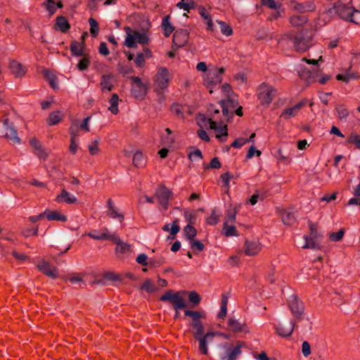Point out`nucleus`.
Returning a JSON list of instances; mask_svg holds the SVG:
<instances>
[{
	"label": "nucleus",
	"mask_w": 360,
	"mask_h": 360,
	"mask_svg": "<svg viewBox=\"0 0 360 360\" xmlns=\"http://www.w3.org/2000/svg\"><path fill=\"white\" fill-rule=\"evenodd\" d=\"M184 315L191 318L188 323L190 331L194 340L199 342V352L201 354L207 355L208 354L207 345L213 340L215 333H205V326L202 321V319H206L205 312L203 311L185 310Z\"/></svg>",
	"instance_id": "obj_1"
},
{
	"label": "nucleus",
	"mask_w": 360,
	"mask_h": 360,
	"mask_svg": "<svg viewBox=\"0 0 360 360\" xmlns=\"http://www.w3.org/2000/svg\"><path fill=\"white\" fill-rule=\"evenodd\" d=\"M351 2L349 4H344L338 1L333 4V6L328 10V13H331L334 11L338 16L347 22L358 25V22L354 20V14L355 13H360V10L355 8L354 6H350Z\"/></svg>",
	"instance_id": "obj_2"
},
{
	"label": "nucleus",
	"mask_w": 360,
	"mask_h": 360,
	"mask_svg": "<svg viewBox=\"0 0 360 360\" xmlns=\"http://www.w3.org/2000/svg\"><path fill=\"white\" fill-rule=\"evenodd\" d=\"M289 39L292 41L295 50L297 52H305L311 46L313 39L312 30L309 29H302L295 35H290Z\"/></svg>",
	"instance_id": "obj_3"
},
{
	"label": "nucleus",
	"mask_w": 360,
	"mask_h": 360,
	"mask_svg": "<svg viewBox=\"0 0 360 360\" xmlns=\"http://www.w3.org/2000/svg\"><path fill=\"white\" fill-rule=\"evenodd\" d=\"M159 300L162 302L168 301L172 304L174 309L175 310V314L174 316V320L179 319L180 316V313L179 311L181 309H184L185 311V309L187 307L184 298L181 296L180 291L173 293L172 290H168L160 297Z\"/></svg>",
	"instance_id": "obj_4"
},
{
	"label": "nucleus",
	"mask_w": 360,
	"mask_h": 360,
	"mask_svg": "<svg viewBox=\"0 0 360 360\" xmlns=\"http://www.w3.org/2000/svg\"><path fill=\"white\" fill-rule=\"evenodd\" d=\"M308 225L309 228V235L304 236L303 238L305 240V244L302 248L321 250V245H320V241L323 238V235L319 233L316 224L309 220Z\"/></svg>",
	"instance_id": "obj_5"
},
{
	"label": "nucleus",
	"mask_w": 360,
	"mask_h": 360,
	"mask_svg": "<svg viewBox=\"0 0 360 360\" xmlns=\"http://www.w3.org/2000/svg\"><path fill=\"white\" fill-rule=\"evenodd\" d=\"M172 75L166 67L158 68L157 73L154 76V84L157 89H155L158 95L169 86L172 79Z\"/></svg>",
	"instance_id": "obj_6"
},
{
	"label": "nucleus",
	"mask_w": 360,
	"mask_h": 360,
	"mask_svg": "<svg viewBox=\"0 0 360 360\" xmlns=\"http://www.w3.org/2000/svg\"><path fill=\"white\" fill-rule=\"evenodd\" d=\"M257 98L262 106L268 107L277 94V89L266 82H262L257 89Z\"/></svg>",
	"instance_id": "obj_7"
},
{
	"label": "nucleus",
	"mask_w": 360,
	"mask_h": 360,
	"mask_svg": "<svg viewBox=\"0 0 360 360\" xmlns=\"http://www.w3.org/2000/svg\"><path fill=\"white\" fill-rule=\"evenodd\" d=\"M243 345L240 341H238L236 345L228 342L223 343L221 347L224 352L219 354L220 360H236L242 352L241 347Z\"/></svg>",
	"instance_id": "obj_8"
},
{
	"label": "nucleus",
	"mask_w": 360,
	"mask_h": 360,
	"mask_svg": "<svg viewBox=\"0 0 360 360\" xmlns=\"http://www.w3.org/2000/svg\"><path fill=\"white\" fill-rule=\"evenodd\" d=\"M173 192L163 184H159L155 192V197L164 210L169 208V202L173 198Z\"/></svg>",
	"instance_id": "obj_9"
},
{
	"label": "nucleus",
	"mask_w": 360,
	"mask_h": 360,
	"mask_svg": "<svg viewBox=\"0 0 360 360\" xmlns=\"http://www.w3.org/2000/svg\"><path fill=\"white\" fill-rule=\"evenodd\" d=\"M130 79L134 84L131 89L134 97L139 101L144 100L148 94V87L147 84H143L139 77L134 76Z\"/></svg>",
	"instance_id": "obj_10"
},
{
	"label": "nucleus",
	"mask_w": 360,
	"mask_h": 360,
	"mask_svg": "<svg viewBox=\"0 0 360 360\" xmlns=\"http://www.w3.org/2000/svg\"><path fill=\"white\" fill-rule=\"evenodd\" d=\"M189 32L186 29L176 30L172 37V49L176 50L179 48L184 46L189 38Z\"/></svg>",
	"instance_id": "obj_11"
},
{
	"label": "nucleus",
	"mask_w": 360,
	"mask_h": 360,
	"mask_svg": "<svg viewBox=\"0 0 360 360\" xmlns=\"http://www.w3.org/2000/svg\"><path fill=\"white\" fill-rule=\"evenodd\" d=\"M288 307L297 321L302 319L304 307L303 302L298 299L297 295H293L291 296L290 300L288 301Z\"/></svg>",
	"instance_id": "obj_12"
},
{
	"label": "nucleus",
	"mask_w": 360,
	"mask_h": 360,
	"mask_svg": "<svg viewBox=\"0 0 360 360\" xmlns=\"http://www.w3.org/2000/svg\"><path fill=\"white\" fill-rule=\"evenodd\" d=\"M219 104L223 115L227 117L226 121L229 122L230 119H232L233 117V110L238 105V102L232 98H228L226 100H221Z\"/></svg>",
	"instance_id": "obj_13"
},
{
	"label": "nucleus",
	"mask_w": 360,
	"mask_h": 360,
	"mask_svg": "<svg viewBox=\"0 0 360 360\" xmlns=\"http://www.w3.org/2000/svg\"><path fill=\"white\" fill-rule=\"evenodd\" d=\"M221 120H215V122H211L210 129H214L216 132V138L220 141L224 142L226 140L228 136V126L227 124L221 125Z\"/></svg>",
	"instance_id": "obj_14"
},
{
	"label": "nucleus",
	"mask_w": 360,
	"mask_h": 360,
	"mask_svg": "<svg viewBox=\"0 0 360 360\" xmlns=\"http://www.w3.org/2000/svg\"><path fill=\"white\" fill-rule=\"evenodd\" d=\"M38 270L45 276L56 279L58 277V271L56 266H52L49 262L42 260L37 265Z\"/></svg>",
	"instance_id": "obj_15"
},
{
	"label": "nucleus",
	"mask_w": 360,
	"mask_h": 360,
	"mask_svg": "<svg viewBox=\"0 0 360 360\" xmlns=\"http://www.w3.org/2000/svg\"><path fill=\"white\" fill-rule=\"evenodd\" d=\"M29 143L33 149L34 154L37 155L39 159L45 160L48 158L49 153L42 146L41 143L37 138H32Z\"/></svg>",
	"instance_id": "obj_16"
},
{
	"label": "nucleus",
	"mask_w": 360,
	"mask_h": 360,
	"mask_svg": "<svg viewBox=\"0 0 360 360\" xmlns=\"http://www.w3.org/2000/svg\"><path fill=\"white\" fill-rule=\"evenodd\" d=\"M222 81L221 77H218L212 70H210L204 81V85L209 89L210 94L213 92V89L219 86Z\"/></svg>",
	"instance_id": "obj_17"
},
{
	"label": "nucleus",
	"mask_w": 360,
	"mask_h": 360,
	"mask_svg": "<svg viewBox=\"0 0 360 360\" xmlns=\"http://www.w3.org/2000/svg\"><path fill=\"white\" fill-rule=\"evenodd\" d=\"M292 3L294 4L293 9L300 13L314 12L316 10V5L314 1H304L302 3L292 1Z\"/></svg>",
	"instance_id": "obj_18"
},
{
	"label": "nucleus",
	"mask_w": 360,
	"mask_h": 360,
	"mask_svg": "<svg viewBox=\"0 0 360 360\" xmlns=\"http://www.w3.org/2000/svg\"><path fill=\"white\" fill-rule=\"evenodd\" d=\"M8 68L15 77H22L27 72L26 67L14 59L10 60Z\"/></svg>",
	"instance_id": "obj_19"
},
{
	"label": "nucleus",
	"mask_w": 360,
	"mask_h": 360,
	"mask_svg": "<svg viewBox=\"0 0 360 360\" xmlns=\"http://www.w3.org/2000/svg\"><path fill=\"white\" fill-rule=\"evenodd\" d=\"M113 79L114 75L112 73L104 74L101 77L100 88L103 93L112 91L114 85L112 83V80Z\"/></svg>",
	"instance_id": "obj_20"
},
{
	"label": "nucleus",
	"mask_w": 360,
	"mask_h": 360,
	"mask_svg": "<svg viewBox=\"0 0 360 360\" xmlns=\"http://www.w3.org/2000/svg\"><path fill=\"white\" fill-rule=\"evenodd\" d=\"M295 325V323L293 321L285 323L284 325H279L276 328V333L278 335L283 338L290 337L293 332Z\"/></svg>",
	"instance_id": "obj_21"
},
{
	"label": "nucleus",
	"mask_w": 360,
	"mask_h": 360,
	"mask_svg": "<svg viewBox=\"0 0 360 360\" xmlns=\"http://www.w3.org/2000/svg\"><path fill=\"white\" fill-rule=\"evenodd\" d=\"M55 30H59L61 32L67 33L70 29V24L65 16L56 17V23L53 26Z\"/></svg>",
	"instance_id": "obj_22"
},
{
	"label": "nucleus",
	"mask_w": 360,
	"mask_h": 360,
	"mask_svg": "<svg viewBox=\"0 0 360 360\" xmlns=\"http://www.w3.org/2000/svg\"><path fill=\"white\" fill-rule=\"evenodd\" d=\"M244 247L245 254L246 255L254 256L257 255L261 250L259 243L255 241H249L246 240Z\"/></svg>",
	"instance_id": "obj_23"
},
{
	"label": "nucleus",
	"mask_w": 360,
	"mask_h": 360,
	"mask_svg": "<svg viewBox=\"0 0 360 360\" xmlns=\"http://www.w3.org/2000/svg\"><path fill=\"white\" fill-rule=\"evenodd\" d=\"M55 201L58 203L73 204L77 202V199L75 196H71L69 192L63 188L61 190V193L56 196Z\"/></svg>",
	"instance_id": "obj_24"
},
{
	"label": "nucleus",
	"mask_w": 360,
	"mask_h": 360,
	"mask_svg": "<svg viewBox=\"0 0 360 360\" xmlns=\"http://www.w3.org/2000/svg\"><path fill=\"white\" fill-rule=\"evenodd\" d=\"M45 217L49 221H60L65 222L68 218L65 215L60 214L56 210H46L44 211Z\"/></svg>",
	"instance_id": "obj_25"
},
{
	"label": "nucleus",
	"mask_w": 360,
	"mask_h": 360,
	"mask_svg": "<svg viewBox=\"0 0 360 360\" xmlns=\"http://www.w3.org/2000/svg\"><path fill=\"white\" fill-rule=\"evenodd\" d=\"M70 49L72 56L81 57L85 54L84 51L86 47L82 46L81 44H79V41L76 40H72L70 42Z\"/></svg>",
	"instance_id": "obj_26"
},
{
	"label": "nucleus",
	"mask_w": 360,
	"mask_h": 360,
	"mask_svg": "<svg viewBox=\"0 0 360 360\" xmlns=\"http://www.w3.org/2000/svg\"><path fill=\"white\" fill-rule=\"evenodd\" d=\"M352 66H350L346 71L345 74H338L335 77L336 79L338 81H342L344 82L348 83L351 79H357L360 77V75L357 72H350V70Z\"/></svg>",
	"instance_id": "obj_27"
},
{
	"label": "nucleus",
	"mask_w": 360,
	"mask_h": 360,
	"mask_svg": "<svg viewBox=\"0 0 360 360\" xmlns=\"http://www.w3.org/2000/svg\"><path fill=\"white\" fill-rule=\"evenodd\" d=\"M147 158L140 150H136L133 157V165L137 168H143L146 166Z\"/></svg>",
	"instance_id": "obj_28"
},
{
	"label": "nucleus",
	"mask_w": 360,
	"mask_h": 360,
	"mask_svg": "<svg viewBox=\"0 0 360 360\" xmlns=\"http://www.w3.org/2000/svg\"><path fill=\"white\" fill-rule=\"evenodd\" d=\"M124 30L127 32V35L124 44L128 48L137 47L136 35L135 33H134V31H132L128 26L125 27Z\"/></svg>",
	"instance_id": "obj_29"
},
{
	"label": "nucleus",
	"mask_w": 360,
	"mask_h": 360,
	"mask_svg": "<svg viewBox=\"0 0 360 360\" xmlns=\"http://www.w3.org/2000/svg\"><path fill=\"white\" fill-rule=\"evenodd\" d=\"M169 20L170 15H167L163 18L162 21L161 26L165 37H169L175 30L174 27L169 22Z\"/></svg>",
	"instance_id": "obj_30"
},
{
	"label": "nucleus",
	"mask_w": 360,
	"mask_h": 360,
	"mask_svg": "<svg viewBox=\"0 0 360 360\" xmlns=\"http://www.w3.org/2000/svg\"><path fill=\"white\" fill-rule=\"evenodd\" d=\"M44 79L49 82L51 87L53 89H58L57 77L49 70L44 69L42 70Z\"/></svg>",
	"instance_id": "obj_31"
},
{
	"label": "nucleus",
	"mask_w": 360,
	"mask_h": 360,
	"mask_svg": "<svg viewBox=\"0 0 360 360\" xmlns=\"http://www.w3.org/2000/svg\"><path fill=\"white\" fill-rule=\"evenodd\" d=\"M107 206L108 208V210L107 212L108 215L113 219L118 218L119 221L120 222H122L124 221V215L122 214L118 213L115 207L113 206V202L111 198H109L107 201Z\"/></svg>",
	"instance_id": "obj_32"
},
{
	"label": "nucleus",
	"mask_w": 360,
	"mask_h": 360,
	"mask_svg": "<svg viewBox=\"0 0 360 360\" xmlns=\"http://www.w3.org/2000/svg\"><path fill=\"white\" fill-rule=\"evenodd\" d=\"M309 20L307 16L294 15L290 17L289 22L293 27H301L306 24Z\"/></svg>",
	"instance_id": "obj_33"
},
{
	"label": "nucleus",
	"mask_w": 360,
	"mask_h": 360,
	"mask_svg": "<svg viewBox=\"0 0 360 360\" xmlns=\"http://www.w3.org/2000/svg\"><path fill=\"white\" fill-rule=\"evenodd\" d=\"M63 120L61 112L59 110L51 112L46 119V124L49 126L56 125Z\"/></svg>",
	"instance_id": "obj_34"
},
{
	"label": "nucleus",
	"mask_w": 360,
	"mask_h": 360,
	"mask_svg": "<svg viewBox=\"0 0 360 360\" xmlns=\"http://www.w3.org/2000/svg\"><path fill=\"white\" fill-rule=\"evenodd\" d=\"M228 326L231 331L236 333L243 331V328L246 327V325L240 323L238 321L231 317L228 321Z\"/></svg>",
	"instance_id": "obj_35"
},
{
	"label": "nucleus",
	"mask_w": 360,
	"mask_h": 360,
	"mask_svg": "<svg viewBox=\"0 0 360 360\" xmlns=\"http://www.w3.org/2000/svg\"><path fill=\"white\" fill-rule=\"evenodd\" d=\"M282 221L288 226L292 225L296 221V218L293 212L283 210L281 212Z\"/></svg>",
	"instance_id": "obj_36"
},
{
	"label": "nucleus",
	"mask_w": 360,
	"mask_h": 360,
	"mask_svg": "<svg viewBox=\"0 0 360 360\" xmlns=\"http://www.w3.org/2000/svg\"><path fill=\"white\" fill-rule=\"evenodd\" d=\"M300 107L301 104H297L292 108H285L283 111L281 117H284L285 120L289 119L292 117H295L297 114V112Z\"/></svg>",
	"instance_id": "obj_37"
},
{
	"label": "nucleus",
	"mask_w": 360,
	"mask_h": 360,
	"mask_svg": "<svg viewBox=\"0 0 360 360\" xmlns=\"http://www.w3.org/2000/svg\"><path fill=\"white\" fill-rule=\"evenodd\" d=\"M229 297L226 294H222L221 300V309L218 313V319H224L227 313V304H228Z\"/></svg>",
	"instance_id": "obj_38"
},
{
	"label": "nucleus",
	"mask_w": 360,
	"mask_h": 360,
	"mask_svg": "<svg viewBox=\"0 0 360 360\" xmlns=\"http://www.w3.org/2000/svg\"><path fill=\"white\" fill-rule=\"evenodd\" d=\"M118 101H119V96H118V95L117 94H112L110 99L109 100V103H110V106L108 108V110L113 115H117L118 112H119Z\"/></svg>",
	"instance_id": "obj_39"
},
{
	"label": "nucleus",
	"mask_w": 360,
	"mask_h": 360,
	"mask_svg": "<svg viewBox=\"0 0 360 360\" xmlns=\"http://www.w3.org/2000/svg\"><path fill=\"white\" fill-rule=\"evenodd\" d=\"M83 58L79 60L77 68L79 71H84L87 70L91 64L90 57L89 53H85L82 56Z\"/></svg>",
	"instance_id": "obj_40"
},
{
	"label": "nucleus",
	"mask_w": 360,
	"mask_h": 360,
	"mask_svg": "<svg viewBox=\"0 0 360 360\" xmlns=\"http://www.w3.org/2000/svg\"><path fill=\"white\" fill-rule=\"evenodd\" d=\"M97 240H108L113 242L114 243L118 245L122 240L120 237L117 234H109L108 233H102L99 234V236L95 237Z\"/></svg>",
	"instance_id": "obj_41"
},
{
	"label": "nucleus",
	"mask_w": 360,
	"mask_h": 360,
	"mask_svg": "<svg viewBox=\"0 0 360 360\" xmlns=\"http://www.w3.org/2000/svg\"><path fill=\"white\" fill-rule=\"evenodd\" d=\"M184 293H188V301L193 304V307L198 306L201 302L200 295L195 291H184Z\"/></svg>",
	"instance_id": "obj_42"
},
{
	"label": "nucleus",
	"mask_w": 360,
	"mask_h": 360,
	"mask_svg": "<svg viewBox=\"0 0 360 360\" xmlns=\"http://www.w3.org/2000/svg\"><path fill=\"white\" fill-rule=\"evenodd\" d=\"M170 110L179 117L184 118V106L179 103H173L170 106Z\"/></svg>",
	"instance_id": "obj_43"
},
{
	"label": "nucleus",
	"mask_w": 360,
	"mask_h": 360,
	"mask_svg": "<svg viewBox=\"0 0 360 360\" xmlns=\"http://www.w3.org/2000/svg\"><path fill=\"white\" fill-rule=\"evenodd\" d=\"M184 231L185 232V235H186L187 240H188L189 241L195 238V236L197 235V230L193 226V225L187 224L184 227Z\"/></svg>",
	"instance_id": "obj_44"
},
{
	"label": "nucleus",
	"mask_w": 360,
	"mask_h": 360,
	"mask_svg": "<svg viewBox=\"0 0 360 360\" xmlns=\"http://www.w3.org/2000/svg\"><path fill=\"white\" fill-rule=\"evenodd\" d=\"M299 75L302 79H304L307 82V85L311 84L312 82H316L312 75V72L307 69L302 70Z\"/></svg>",
	"instance_id": "obj_45"
},
{
	"label": "nucleus",
	"mask_w": 360,
	"mask_h": 360,
	"mask_svg": "<svg viewBox=\"0 0 360 360\" xmlns=\"http://www.w3.org/2000/svg\"><path fill=\"white\" fill-rule=\"evenodd\" d=\"M8 131H7L5 134V137L11 141H12L14 143H20V139L18 136L17 130H15L13 127H9L7 129Z\"/></svg>",
	"instance_id": "obj_46"
},
{
	"label": "nucleus",
	"mask_w": 360,
	"mask_h": 360,
	"mask_svg": "<svg viewBox=\"0 0 360 360\" xmlns=\"http://www.w3.org/2000/svg\"><path fill=\"white\" fill-rule=\"evenodd\" d=\"M200 15L207 20L206 23L207 25V29L210 31H213V23L211 18V15L207 13L204 7L200 8Z\"/></svg>",
	"instance_id": "obj_47"
},
{
	"label": "nucleus",
	"mask_w": 360,
	"mask_h": 360,
	"mask_svg": "<svg viewBox=\"0 0 360 360\" xmlns=\"http://www.w3.org/2000/svg\"><path fill=\"white\" fill-rule=\"evenodd\" d=\"M116 253L126 254L131 252V245L128 243L121 241L115 248Z\"/></svg>",
	"instance_id": "obj_48"
},
{
	"label": "nucleus",
	"mask_w": 360,
	"mask_h": 360,
	"mask_svg": "<svg viewBox=\"0 0 360 360\" xmlns=\"http://www.w3.org/2000/svg\"><path fill=\"white\" fill-rule=\"evenodd\" d=\"M42 6L48 11L49 16H52L56 12L57 9L54 0H45L42 3Z\"/></svg>",
	"instance_id": "obj_49"
},
{
	"label": "nucleus",
	"mask_w": 360,
	"mask_h": 360,
	"mask_svg": "<svg viewBox=\"0 0 360 360\" xmlns=\"http://www.w3.org/2000/svg\"><path fill=\"white\" fill-rule=\"evenodd\" d=\"M237 214L236 207H234L233 210H229L226 212L225 217V221L224 223V227L227 226L228 223H234L236 221V217Z\"/></svg>",
	"instance_id": "obj_50"
},
{
	"label": "nucleus",
	"mask_w": 360,
	"mask_h": 360,
	"mask_svg": "<svg viewBox=\"0 0 360 360\" xmlns=\"http://www.w3.org/2000/svg\"><path fill=\"white\" fill-rule=\"evenodd\" d=\"M219 221V215L217 214V209L214 207L212 210L211 215L206 219V223L211 226H214L218 224Z\"/></svg>",
	"instance_id": "obj_51"
},
{
	"label": "nucleus",
	"mask_w": 360,
	"mask_h": 360,
	"mask_svg": "<svg viewBox=\"0 0 360 360\" xmlns=\"http://www.w3.org/2000/svg\"><path fill=\"white\" fill-rule=\"evenodd\" d=\"M117 71L123 77H126L129 74L134 73L135 72L134 68L129 65H118Z\"/></svg>",
	"instance_id": "obj_52"
},
{
	"label": "nucleus",
	"mask_w": 360,
	"mask_h": 360,
	"mask_svg": "<svg viewBox=\"0 0 360 360\" xmlns=\"http://www.w3.org/2000/svg\"><path fill=\"white\" fill-rule=\"evenodd\" d=\"M89 22L90 25V33H91V37H96L98 36V32H99L98 23L93 18H90L89 19Z\"/></svg>",
	"instance_id": "obj_53"
},
{
	"label": "nucleus",
	"mask_w": 360,
	"mask_h": 360,
	"mask_svg": "<svg viewBox=\"0 0 360 360\" xmlns=\"http://www.w3.org/2000/svg\"><path fill=\"white\" fill-rule=\"evenodd\" d=\"M335 110L338 112V117L340 120L346 118L349 115V111L346 106L343 104L336 105Z\"/></svg>",
	"instance_id": "obj_54"
},
{
	"label": "nucleus",
	"mask_w": 360,
	"mask_h": 360,
	"mask_svg": "<svg viewBox=\"0 0 360 360\" xmlns=\"http://www.w3.org/2000/svg\"><path fill=\"white\" fill-rule=\"evenodd\" d=\"M191 244V247L195 255H198L199 252H201L204 250L205 246L199 240H197L195 238L189 241Z\"/></svg>",
	"instance_id": "obj_55"
},
{
	"label": "nucleus",
	"mask_w": 360,
	"mask_h": 360,
	"mask_svg": "<svg viewBox=\"0 0 360 360\" xmlns=\"http://www.w3.org/2000/svg\"><path fill=\"white\" fill-rule=\"evenodd\" d=\"M180 231V226H179V219H175L173 221L172 226L171 227V232L169 235L167 236V240H173L175 238L176 235Z\"/></svg>",
	"instance_id": "obj_56"
},
{
	"label": "nucleus",
	"mask_w": 360,
	"mask_h": 360,
	"mask_svg": "<svg viewBox=\"0 0 360 360\" xmlns=\"http://www.w3.org/2000/svg\"><path fill=\"white\" fill-rule=\"evenodd\" d=\"M207 116L212 117L214 120H219V109L216 108L215 105L212 103H210L207 107Z\"/></svg>",
	"instance_id": "obj_57"
},
{
	"label": "nucleus",
	"mask_w": 360,
	"mask_h": 360,
	"mask_svg": "<svg viewBox=\"0 0 360 360\" xmlns=\"http://www.w3.org/2000/svg\"><path fill=\"white\" fill-rule=\"evenodd\" d=\"M221 33L226 36H230L233 34L231 27L224 21H218Z\"/></svg>",
	"instance_id": "obj_58"
},
{
	"label": "nucleus",
	"mask_w": 360,
	"mask_h": 360,
	"mask_svg": "<svg viewBox=\"0 0 360 360\" xmlns=\"http://www.w3.org/2000/svg\"><path fill=\"white\" fill-rule=\"evenodd\" d=\"M134 33L136 35V44H148L149 41L148 37L145 33H140L136 30H134Z\"/></svg>",
	"instance_id": "obj_59"
},
{
	"label": "nucleus",
	"mask_w": 360,
	"mask_h": 360,
	"mask_svg": "<svg viewBox=\"0 0 360 360\" xmlns=\"http://www.w3.org/2000/svg\"><path fill=\"white\" fill-rule=\"evenodd\" d=\"M186 221L188 222V224L194 225L196 223L197 214L195 212H190L186 210L184 213Z\"/></svg>",
	"instance_id": "obj_60"
},
{
	"label": "nucleus",
	"mask_w": 360,
	"mask_h": 360,
	"mask_svg": "<svg viewBox=\"0 0 360 360\" xmlns=\"http://www.w3.org/2000/svg\"><path fill=\"white\" fill-rule=\"evenodd\" d=\"M141 289L149 293L154 292L156 290V288L150 279H146L142 284Z\"/></svg>",
	"instance_id": "obj_61"
},
{
	"label": "nucleus",
	"mask_w": 360,
	"mask_h": 360,
	"mask_svg": "<svg viewBox=\"0 0 360 360\" xmlns=\"http://www.w3.org/2000/svg\"><path fill=\"white\" fill-rule=\"evenodd\" d=\"M188 150H189L188 152V158L191 161H192V156L193 155L198 158L199 159H202L203 158L202 153V152L200 151V149L195 148L194 146H190L188 148Z\"/></svg>",
	"instance_id": "obj_62"
},
{
	"label": "nucleus",
	"mask_w": 360,
	"mask_h": 360,
	"mask_svg": "<svg viewBox=\"0 0 360 360\" xmlns=\"http://www.w3.org/2000/svg\"><path fill=\"white\" fill-rule=\"evenodd\" d=\"M345 234L344 229H340L338 232H331L329 238L331 241L337 242L342 240Z\"/></svg>",
	"instance_id": "obj_63"
},
{
	"label": "nucleus",
	"mask_w": 360,
	"mask_h": 360,
	"mask_svg": "<svg viewBox=\"0 0 360 360\" xmlns=\"http://www.w3.org/2000/svg\"><path fill=\"white\" fill-rule=\"evenodd\" d=\"M233 177V176L232 174H231V173L229 172L223 173L220 176V179H221V181H222L223 186L226 188L227 190H229V188L230 187L229 186V181H230V180Z\"/></svg>",
	"instance_id": "obj_64"
}]
</instances>
